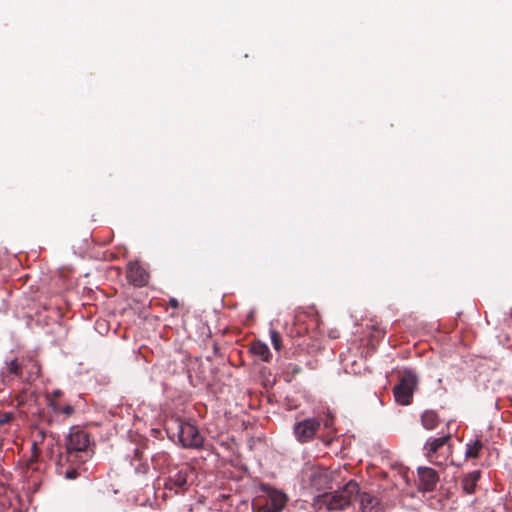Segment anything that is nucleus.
Instances as JSON below:
<instances>
[{
  "label": "nucleus",
  "mask_w": 512,
  "mask_h": 512,
  "mask_svg": "<svg viewBox=\"0 0 512 512\" xmlns=\"http://www.w3.org/2000/svg\"><path fill=\"white\" fill-rule=\"evenodd\" d=\"M359 494V485L350 480L342 488L329 493H323L313 499V507L317 512L345 510Z\"/></svg>",
  "instance_id": "1"
},
{
  "label": "nucleus",
  "mask_w": 512,
  "mask_h": 512,
  "mask_svg": "<svg viewBox=\"0 0 512 512\" xmlns=\"http://www.w3.org/2000/svg\"><path fill=\"white\" fill-rule=\"evenodd\" d=\"M321 426L326 431V435H320L319 439L325 444H329L331 442V435L335 431L334 417L329 412L324 416L305 418L295 422L293 434L299 443H308L316 437Z\"/></svg>",
  "instance_id": "2"
},
{
  "label": "nucleus",
  "mask_w": 512,
  "mask_h": 512,
  "mask_svg": "<svg viewBox=\"0 0 512 512\" xmlns=\"http://www.w3.org/2000/svg\"><path fill=\"white\" fill-rule=\"evenodd\" d=\"M166 431L170 438L177 436L184 448L197 449L203 445V437L200 435L197 427L188 422L173 419L166 424Z\"/></svg>",
  "instance_id": "3"
},
{
  "label": "nucleus",
  "mask_w": 512,
  "mask_h": 512,
  "mask_svg": "<svg viewBox=\"0 0 512 512\" xmlns=\"http://www.w3.org/2000/svg\"><path fill=\"white\" fill-rule=\"evenodd\" d=\"M89 444V435L84 430L71 429L66 443L65 461L78 465L84 463L89 456L87 451Z\"/></svg>",
  "instance_id": "4"
},
{
  "label": "nucleus",
  "mask_w": 512,
  "mask_h": 512,
  "mask_svg": "<svg viewBox=\"0 0 512 512\" xmlns=\"http://www.w3.org/2000/svg\"><path fill=\"white\" fill-rule=\"evenodd\" d=\"M7 370L10 374L30 383L40 376L41 367L34 357L26 356L10 361Z\"/></svg>",
  "instance_id": "5"
},
{
  "label": "nucleus",
  "mask_w": 512,
  "mask_h": 512,
  "mask_svg": "<svg viewBox=\"0 0 512 512\" xmlns=\"http://www.w3.org/2000/svg\"><path fill=\"white\" fill-rule=\"evenodd\" d=\"M452 435L450 433L443 434L438 438H429L424 445V452L427 459L436 465H441L443 461L451 454Z\"/></svg>",
  "instance_id": "6"
},
{
  "label": "nucleus",
  "mask_w": 512,
  "mask_h": 512,
  "mask_svg": "<svg viewBox=\"0 0 512 512\" xmlns=\"http://www.w3.org/2000/svg\"><path fill=\"white\" fill-rule=\"evenodd\" d=\"M417 384L416 374L412 370H404L399 383L393 388L395 401L404 406L411 404Z\"/></svg>",
  "instance_id": "7"
},
{
  "label": "nucleus",
  "mask_w": 512,
  "mask_h": 512,
  "mask_svg": "<svg viewBox=\"0 0 512 512\" xmlns=\"http://www.w3.org/2000/svg\"><path fill=\"white\" fill-rule=\"evenodd\" d=\"M190 474H192V469L188 466L170 471L169 476L164 481V489L174 494L184 493L188 489V477Z\"/></svg>",
  "instance_id": "8"
},
{
  "label": "nucleus",
  "mask_w": 512,
  "mask_h": 512,
  "mask_svg": "<svg viewBox=\"0 0 512 512\" xmlns=\"http://www.w3.org/2000/svg\"><path fill=\"white\" fill-rule=\"evenodd\" d=\"M306 476L310 486L317 491L330 488L333 480L332 472L324 467H311L306 471Z\"/></svg>",
  "instance_id": "9"
},
{
  "label": "nucleus",
  "mask_w": 512,
  "mask_h": 512,
  "mask_svg": "<svg viewBox=\"0 0 512 512\" xmlns=\"http://www.w3.org/2000/svg\"><path fill=\"white\" fill-rule=\"evenodd\" d=\"M287 496L276 489H269L265 502L259 508L260 512H281L287 503Z\"/></svg>",
  "instance_id": "10"
},
{
  "label": "nucleus",
  "mask_w": 512,
  "mask_h": 512,
  "mask_svg": "<svg viewBox=\"0 0 512 512\" xmlns=\"http://www.w3.org/2000/svg\"><path fill=\"white\" fill-rule=\"evenodd\" d=\"M126 277L129 283L137 287L145 286L149 280V274L137 262H130L127 265Z\"/></svg>",
  "instance_id": "11"
},
{
  "label": "nucleus",
  "mask_w": 512,
  "mask_h": 512,
  "mask_svg": "<svg viewBox=\"0 0 512 512\" xmlns=\"http://www.w3.org/2000/svg\"><path fill=\"white\" fill-rule=\"evenodd\" d=\"M418 477L419 489L426 492L433 491L439 481L438 473L430 467H419Z\"/></svg>",
  "instance_id": "12"
},
{
  "label": "nucleus",
  "mask_w": 512,
  "mask_h": 512,
  "mask_svg": "<svg viewBox=\"0 0 512 512\" xmlns=\"http://www.w3.org/2000/svg\"><path fill=\"white\" fill-rule=\"evenodd\" d=\"M360 507L362 512H378L379 500L370 493L359 492Z\"/></svg>",
  "instance_id": "13"
},
{
  "label": "nucleus",
  "mask_w": 512,
  "mask_h": 512,
  "mask_svg": "<svg viewBox=\"0 0 512 512\" xmlns=\"http://www.w3.org/2000/svg\"><path fill=\"white\" fill-rule=\"evenodd\" d=\"M67 464L74 465L75 463L66 462L65 456L61 455L58 461L59 474L64 475L69 480L76 479L80 474L78 466L69 467Z\"/></svg>",
  "instance_id": "14"
},
{
  "label": "nucleus",
  "mask_w": 512,
  "mask_h": 512,
  "mask_svg": "<svg viewBox=\"0 0 512 512\" xmlns=\"http://www.w3.org/2000/svg\"><path fill=\"white\" fill-rule=\"evenodd\" d=\"M481 477V473L478 470L472 471L465 475L462 479V488L467 494H472L475 491L476 484Z\"/></svg>",
  "instance_id": "15"
},
{
  "label": "nucleus",
  "mask_w": 512,
  "mask_h": 512,
  "mask_svg": "<svg viewBox=\"0 0 512 512\" xmlns=\"http://www.w3.org/2000/svg\"><path fill=\"white\" fill-rule=\"evenodd\" d=\"M250 352L265 362H268L272 356L268 346L261 341L253 342L250 347Z\"/></svg>",
  "instance_id": "16"
},
{
  "label": "nucleus",
  "mask_w": 512,
  "mask_h": 512,
  "mask_svg": "<svg viewBox=\"0 0 512 512\" xmlns=\"http://www.w3.org/2000/svg\"><path fill=\"white\" fill-rule=\"evenodd\" d=\"M439 416L434 410H426L421 416V423L427 430L435 429L439 424Z\"/></svg>",
  "instance_id": "17"
},
{
  "label": "nucleus",
  "mask_w": 512,
  "mask_h": 512,
  "mask_svg": "<svg viewBox=\"0 0 512 512\" xmlns=\"http://www.w3.org/2000/svg\"><path fill=\"white\" fill-rule=\"evenodd\" d=\"M482 448H483V443L480 440H476L472 444H467L466 453H465L466 458H472V459L478 458Z\"/></svg>",
  "instance_id": "18"
},
{
  "label": "nucleus",
  "mask_w": 512,
  "mask_h": 512,
  "mask_svg": "<svg viewBox=\"0 0 512 512\" xmlns=\"http://www.w3.org/2000/svg\"><path fill=\"white\" fill-rule=\"evenodd\" d=\"M14 419H15V414L12 412L0 413V430H2V428L5 425L10 424Z\"/></svg>",
  "instance_id": "19"
},
{
  "label": "nucleus",
  "mask_w": 512,
  "mask_h": 512,
  "mask_svg": "<svg viewBox=\"0 0 512 512\" xmlns=\"http://www.w3.org/2000/svg\"><path fill=\"white\" fill-rule=\"evenodd\" d=\"M270 338H271V342H272V345L274 347L275 350H280L281 349V335L278 331L274 330V329H271L270 330Z\"/></svg>",
  "instance_id": "20"
},
{
  "label": "nucleus",
  "mask_w": 512,
  "mask_h": 512,
  "mask_svg": "<svg viewBox=\"0 0 512 512\" xmlns=\"http://www.w3.org/2000/svg\"><path fill=\"white\" fill-rule=\"evenodd\" d=\"M49 407L53 410L54 413H59L61 406L54 398H49Z\"/></svg>",
  "instance_id": "21"
},
{
  "label": "nucleus",
  "mask_w": 512,
  "mask_h": 512,
  "mask_svg": "<svg viewBox=\"0 0 512 512\" xmlns=\"http://www.w3.org/2000/svg\"><path fill=\"white\" fill-rule=\"evenodd\" d=\"M74 413V408L71 405L61 406L60 412L58 414H64L66 416H71Z\"/></svg>",
  "instance_id": "22"
},
{
  "label": "nucleus",
  "mask_w": 512,
  "mask_h": 512,
  "mask_svg": "<svg viewBox=\"0 0 512 512\" xmlns=\"http://www.w3.org/2000/svg\"><path fill=\"white\" fill-rule=\"evenodd\" d=\"M32 450H33V455H32V458L29 460L28 466H31L32 463L38 458L39 453H38V448H37L36 443H33Z\"/></svg>",
  "instance_id": "23"
},
{
  "label": "nucleus",
  "mask_w": 512,
  "mask_h": 512,
  "mask_svg": "<svg viewBox=\"0 0 512 512\" xmlns=\"http://www.w3.org/2000/svg\"><path fill=\"white\" fill-rule=\"evenodd\" d=\"M169 306H171L172 308H178V306H179L178 300L175 298H171L169 300Z\"/></svg>",
  "instance_id": "24"
},
{
  "label": "nucleus",
  "mask_w": 512,
  "mask_h": 512,
  "mask_svg": "<svg viewBox=\"0 0 512 512\" xmlns=\"http://www.w3.org/2000/svg\"><path fill=\"white\" fill-rule=\"evenodd\" d=\"M61 395H62V392L60 390H56V391L53 392V397L52 398L57 399Z\"/></svg>",
  "instance_id": "25"
},
{
  "label": "nucleus",
  "mask_w": 512,
  "mask_h": 512,
  "mask_svg": "<svg viewBox=\"0 0 512 512\" xmlns=\"http://www.w3.org/2000/svg\"><path fill=\"white\" fill-rule=\"evenodd\" d=\"M134 455H135V458L140 459L141 458V451L138 448H136L134 450Z\"/></svg>",
  "instance_id": "26"
}]
</instances>
